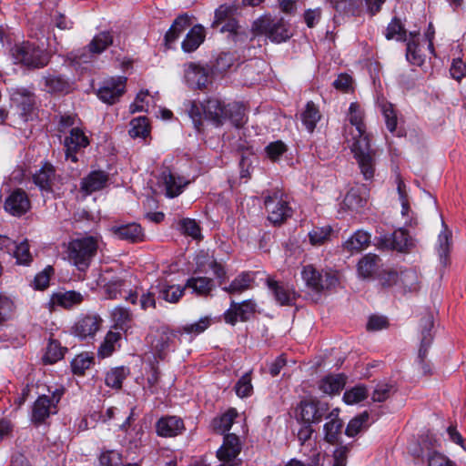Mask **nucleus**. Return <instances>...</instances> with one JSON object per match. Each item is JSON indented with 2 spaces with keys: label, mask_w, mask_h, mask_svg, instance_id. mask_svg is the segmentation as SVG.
<instances>
[{
  "label": "nucleus",
  "mask_w": 466,
  "mask_h": 466,
  "mask_svg": "<svg viewBox=\"0 0 466 466\" xmlns=\"http://www.w3.org/2000/svg\"><path fill=\"white\" fill-rule=\"evenodd\" d=\"M238 412L235 409H229L224 414L215 418L212 420V428L218 433H225L228 431L233 424L234 420L237 418Z\"/></svg>",
  "instance_id": "44"
},
{
  "label": "nucleus",
  "mask_w": 466,
  "mask_h": 466,
  "mask_svg": "<svg viewBox=\"0 0 466 466\" xmlns=\"http://www.w3.org/2000/svg\"><path fill=\"white\" fill-rule=\"evenodd\" d=\"M267 284L275 299L280 305H291L293 303L295 299V293L287 286L280 284L272 279H268Z\"/></svg>",
  "instance_id": "28"
},
{
  "label": "nucleus",
  "mask_w": 466,
  "mask_h": 466,
  "mask_svg": "<svg viewBox=\"0 0 466 466\" xmlns=\"http://www.w3.org/2000/svg\"><path fill=\"white\" fill-rule=\"evenodd\" d=\"M428 464L429 466H456L447 456L436 451L429 452Z\"/></svg>",
  "instance_id": "64"
},
{
  "label": "nucleus",
  "mask_w": 466,
  "mask_h": 466,
  "mask_svg": "<svg viewBox=\"0 0 466 466\" xmlns=\"http://www.w3.org/2000/svg\"><path fill=\"white\" fill-rule=\"evenodd\" d=\"M102 319L96 314H87L77 319L72 327V332L81 339L94 338L99 330Z\"/></svg>",
  "instance_id": "13"
},
{
  "label": "nucleus",
  "mask_w": 466,
  "mask_h": 466,
  "mask_svg": "<svg viewBox=\"0 0 466 466\" xmlns=\"http://www.w3.org/2000/svg\"><path fill=\"white\" fill-rule=\"evenodd\" d=\"M301 277L306 286L318 293L334 288L339 283V278L335 272L319 270L312 265L303 268Z\"/></svg>",
  "instance_id": "5"
},
{
  "label": "nucleus",
  "mask_w": 466,
  "mask_h": 466,
  "mask_svg": "<svg viewBox=\"0 0 466 466\" xmlns=\"http://www.w3.org/2000/svg\"><path fill=\"white\" fill-rule=\"evenodd\" d=\"M421 339L418 353V363L423 375L431 373L430 365L426 362L428 350L432 342L431 329L433 328V316L431 312H426L420 319Z\"/></svg>",
  "instance_id": "6"
},
{
  "label": "nucleus",
  "mask_w": 466,
  "mask_h": 466,
  "mask_svg": "<svg viewBox=\"0 0 466 466\" xmlns=\"http://www.w3.org/2000/svg\"><path fill=\"white\" fill-rule=\"evenodd\" d=\"M366 188H351L345 196L344 206L350 210H359L367 203Z\"/></svg>",
  "instance_id": "34"
},
{
  "label": "nucleus",
  "mask_w": 466,
  "mask_h": 466,
  "mask_svg": "<svg viewBox=\"0 0 466 466\" xmlns=\"http://www.w3.org/2000/svg\"><path fill=\"white\" fill-rule=\"evenodd\" d=\"M236 394L240 398H246L251 395L253 386L251 384V376L249 372L245 373L235 385Z\"/></svg>",
  "instance_id": "60"
},
{
  "label": "nucleus",
  "mask_w": 466,
  "mask_h": 466,
  "mask_svg": "<svg viewBox=\"0 0 466 466\" xmlns=\"http://www.w3.org/2000/svg\"><path fill=\"white\" fill-rule=\"evenodd\" d=\"M113 44V35L110 31H102L96 34L87 48L91 54L99 55Z\"/></svg>",
  "instance_id": "38"
},
{
  "label": "nucleus",
  "mask_w": 466,
  "mask_h": 466,
  "mask_svg": "<svg viewBox=\"0 0 466 466\" xmlns=\"http://www.w3.org/2000/svg\"><path fill=\"white\" fill-rule=\"evenodd\" d=\"M179 225L183 234L190 236L194 239L201 237L200 228L195 219L184 218L180 221Z\"/></svg>",
  "instance_id": "62"
},
{
  "label": "nucleus",
  "mask_w": 466,
  "mask_h": 466,
  "mask_svg": "<svg viewBox=\"0 0 466 466\" xmlns=\"http://www.w3.org/2000/svg\"><path fill=\"white\" fill-rule=\"evenodd\" d=\"M328 410V403L317 400H302L297 409L298 418L305 424L319 422Z\"/></svg>",
  "instance_id": "8"
},
{
  "label": "nucleus",
  "mask_w": 466,
  "mask_h": 466,
  "mask_svg": "<svg viewBox=\"0 0 466 466\" xmlns=\"http://www.w3.org/2000/svg\"><path fill=\"white\" fill-rule=\"evenodd\" d=\"M83 301V295L75 290L60 291L54 293L51 297V304L64 309H72Z\"/></svg>",
  "instance_id": "27"
},
{
  "label": "nucleus",
  "mask_w": 466,
  "mask_h": 466,
  "mask_svg": "<svg viewBox=\"0 0 466 466\" xmlns=\"http://www.w3.org/2000/svg\"><path fill=\"white\" fill-rule=\"evenodd\" d=\"M420 32L413 31L409 33V37L407 36L406 42V58H420L421 55L420 53Z\"/></svg>",
  "instance_id": "54"
},
{
  "label": "nucleus",
  "mask_w": 466,
  "mask_h": 466,
  "mask_svg": "<svg viewBox=\"0 0 466 466\" xmlns=\"http://www.w3.org/2000/svg\"><path fill=\"white\" fill-rule=\"evenodd\" d=\"M380 259L376 254L369 253L363 256L358 265V274L362 279H370L379 268Z\"/></svg>",
  "instance_id": "31"
},
{
  "label": "nucleus",
  "mask_w": 466,
  "mask_h": 466,
  "mask_svg": "<svg viewBox=\"0 0 466 466\" xmlns=\"http://www.w3.org/2000/svg\"><path fill=\"white\" fill-rule=\"evenodd\" d=\"M364 113L358 103L349 107L348 120L344 136L359 168L366 180L372 179L376 170L375 151L370 147V137L363 122Z\"/></svg>",
  "instance_id": "1"
},
{
  "label": "nucleus",
  "mask_w": 466,
  "mask_h": 466,
  "mask_svg": "<svg viewBox=\"0 0 466 466\" xmlns=\"http://www.w3.org/2000/svg\"><path fill=\"white\" fill-rule=\"evenodd\" d=\"M156 290L158 292V298L169 303H177L183 296L185 287L159 283L156 286Z\"/></svg>",
  "instance_id": "33"
},
{
  "label": "nucleus",
  "mask_w": 466,
  "mask_h": 466,
  "mask_svg": "<svg viewBox=\"0 0 466 466\" xmlns=\"http://www.w3.org/2000/svg\"><path fill=\"white\" fill-rule=\"evenodd\" d=\"M255 310L256 304L251 300H244L240 303L231 301L229 309L223 314V319L226 323L234 326L238 320H248Z\"/></svg>",
  "instance_id": "14"
},
{
  "label": "nucleus",
  "mask_w": 466,
  "mask_h": 466,
  "mask_svg": "<svg viewBox=\"0 0 466 466\" xmlns=\"http://www.w3.org/2000/svg\"><path fill=\"white\" fill-rule=\"evenodd\" d=\"M181 336V330H162L157 337L152 341L151 346L155 354L159 359H164L167 352L169 350L170 346L173 344L174 339Z\"/></svg>",
  "instance_id": "24"
},
{
  "label": "nucleus",
  "mask_w": 466,
  "mask_h": 466,
  "mask_svg": "<svg viewBox=\"0 0 466 466\" xmlns=\"http://www.w3.org/2000/svg\"><path fill=\"white\" fill-rule=\"evenodd\" d=\"M362 4L363 0H330V5L336 11L351 15H360Z\"/></svg>",
  "instance_id": "42"
},
{
  "label": "nucleus",
  "mask_w": 466,
  "mask_h": 466,
  "mask_svg": "<svg viewBox=\"0 0 466 466\" xmlns=\"http://www.w3.org/2000/svg\"><path fill=\"white\" fill-rule=\"evenodd\" d=\"M8 92L12 104L20 111L24 121H27L34 109V94L25 87H11Z\"/></svg>",
  "instance_id": "12"
},
{
  "label": "nucleus",
  "mask_w": 466,
  "mask_h": 466,
  "mask_svg": "<svg viewBox=\"0 0 466 466\" xmlns=\"http://www.w3.org/2000/svg\"><path fill=\"white\" fill-rule=\"evenodd\" d=\"M108 176L105 171L96 170L90 172L81 181V190L89 195L101 190L106 184Z\"/></svg>",
  "instance_id": "26"
},
{
  "label": "nucleus",
  "mask_w": 466,
  "mask_h": 466,
  "mask_svg": "<svg viewBox=\"0 0 466 466\" xmlns=\"http://www.w3.org/2000/svg\"><path fill=\"white\" fill-rule=\"evenodd\" d=\"M368 396V391L365 386L358 385L354 388L348 390L344 392L343 400L347 404L358 403Z\"/></svg>",
  "instance_id": "55"
},
{
  "label": "nucleus",
  "mask_w": 466,
  "mask_h": 466,
  "mask_svg": "<svg viewBox=\"0 0 466 466\" xmlns=\"http://www.w3.org/2000/svg\"><path fill=\"white\" fill-rule=\"evenodd\" d=\"M210 326V319L208 317L201 318L195 323L186 324L184 326L179 327L177 329L181 330V335L183 333L197 336L204 332Z\"/></svg>",
  "instance_id": "53"
},
{
  "label": "nucleus",
  "mask_w": 466,
  "mask_h": 466,
  "mask_svg": "<svg viewBox=\"0 0 466 466\" xmlns=\"http://www.w3.org/2000/svg\"><path fill=\"white\" fill-rule=\"evenodd\" d=\"M254 280V277L249 272H242L236 277L229 286L224 287L223 290L230 294L241 293L251 287V283Z\"/></svg>",
  "instance_id": "41"
},
{
  "label": "nucleus",
  "mask_w": 466,
  "mask_h": 466,
  "mask_svg": "<svg viewBox=\"0 0 466 466\" xmlns=\"http://www.w3.org/2000/svg\"><path fill=\"white\" fill-rule=\"evenodd\" d=\"M206 39V29L200 25L197 24L190 27L181 42V49L190 54L195 52Z\"/></svg>",
  "instance_id": "22"
},
{
  "label": "nucleus",
  "mask_w": 466,
  "mask_h": 466,
  "mask_svg": "<svg viewBox=\"0 0 466 466\" xmlns=\"http://www.w3.org/2000/svg\"><path fill=\"white\" fill-rule=\"evenodd\" d=\"M441 224L444 230L439 234L437 248L441 261L444 262L449 253L451 233L448 231L447 226L443 220Z\"/></svg>",
  "instance_id": "58"
},
{
  "label": "nucleus",
  "mask_w": 466,
  "mask_h": 466,
  "mask_svg": "<svg viewBox=\"0 0 466 466\" xmlns=\"http://www.w3.org/2000/svg\"><path fill=\"white\" fill-rule=\"evenodd\" d=\"M369 417L368 411H363L350 420L345 430V434L349 437H354L362 430L367 429L369 427Z\"/></svg>",
  "instance_id": "47"
},
{
  "label": "nucleus",
  "mask_w": 466,
  "mask_h": 466,
  "mask_svg": "<svg viewBox=\"0 0 466 466\" xmlns=\"http://www.w3.org/2000/svg\"><path fill=\"white\" fill-rule=\"evenodd\" d=\"M346 384V377L343 374L328 375L319 383V389L325 394L332 395L339 393Z\"/></svg>",
  "instance_id": "29"
},
{
  "label": "nucleus",
  "mask_w": 466,
  "mask_h": 466,
  "mask_svg": "<svg viewBox=\"0 0 466 466\" xmlns=\"http://www.w3.org/2000/svg\"><path fill=\"white\" fill-rule=\"evenodd\" d=\"M129 374V369L124 366L116 367L106 372L105 383L107 387L119 390L122 387L123 380Z\"/></svg>",
  "instance_id": "43"
},
{
  "label": "nucleus",
  "mask_w": 466,
  "mask_h": 466,
  "mask_svg": "<svg viewBox=\"0 0 466 466\" xmlns=\"http://www.w3.org/2000/svg\"><path fill=\"white\" fill-rule=\"evenodd\" d=\"M66 350V348L61 347L57 340L51 339L43 360L46 363L53 364L64 357Z\"/></svg>",
  "instance_id": "51"
},
{
  "label": "nucleus",
  "mask_w": 466,
  "mask_h": 466,
  "mask_svg": "<svg viewBox=\"0 0 466 466\" xmlns=\"http://www.w3.org/2000/svg\"><path fill=\"white\" fill-rule=\"evenodd\" d=\"M380 110L385 118L386 127L390 132L393 133L397 127V116L393 109V106L388 102L380 104Z\"/></svg>",
  "instance_id": "59"
},
{
  "label": "nucleus",
  "mask_w": 466,
  "mask_h": 466,
  "mask_svg": "<svg viewBox=\"0 0 466 466\" xmlns=\"http://www.w3.org/2000/svg\"><path fill=\"white\" fill-rule=\"evenodd\" d=\"M97 248V238L92 236L72 239L68 243L66 250L68 260L78 270L85 271L96 254Z\"/></svg>",
  "instance_id": "2"
},
{
  "label": "nucleus",
  "mask_w": 466,
  "mask_h": 466,
  "mask_svg": "<svg viewBox=\"0 0 466 466\" xmlns=\"http://www.w3.org/2000/svg\"><path fill=\"white\" fill-rule=\"evenodd\" d=\"M89 139L80 127H73L64 138L66 159L77 162V153L89 145Z\"/></svg>",
  "instance_id": "9"
},
{
  "label": "nucleus",
  "mask_w": 466,
  "mask_h": 466,
  "mask_svg": "<svg viewBox=\"0 0 466 466\" xmlns=\"http://www.w3.org/2000/svg\"><path fill=\"white\" fill-rule=\"evenodd\" d=\"M185 289H191V292L198 295L206 297L209 295L214 288L213 280L206 277H192L188 279L185 284Z\"/></svg>",
  "instance_id": "32"
},
{
  "label": "nucleus",
  "mask_w": 466,
  "mask_h": 466,
  "mask_svg": "<svg viewBox=\"0 0 466 466\" xmlns=\"http://www.w3.org/2000/svg\"><path fill=\"white\" fill-rule=\"evenodd\" d=\"M244 107L238 103H230L226 105V116L225 120L228 119L236 127H242L245 122V112Z\"/></svg>",
  "instance_id": "45"
},
{
  "label": "nucleus",
  "mask_w": 466,
  "mask_h": 466,
  "mask_svg": "<svg viewBox=\"0 0 466 466\" xmlns=\"http://www.w3.org/2000/svg\"><path fill=\"white\" fill-rule=\"evenodd\" d=\"M321 115L315 106V104L311 101L308 102L305 109L302 111L300 115L301 121L305 126L306 129L312 133L316 127L317 123L319 121Z\"/></svg>",
  "instance_id": "40"
},
{
  "label": "nucleus",
  "mask_w": 466,
  "mask_h": 466,
  "mask_svg": "<svg viewBox=\"0 0 466 466\" xmlns=\"http://www.w3.org/2000/svg\"><path fill=\"white\" fill-rule=\"evenodd\" d=\"M303 455L306 457L302 462V466H321V453L320 451L316 447L309 449V452L303 450Z\"/></svg>",
  "instance_id": "63"
},
{
  "label": "nucleus",
  "mask_w": 466,
  "mask_h": 466,
  "mask_svg": "<svg viewBox=\"0 0 466 466\" xmlns=\"http://www.w3.org/2000/svg\"><path fill=\"white\" fill-rule=\"evenodd\" d=\"M331 230L330 226L314 228L309 233V242L313 246H320L324 244L329 239Z\"/></svg>",
  "instance_id": "56"
},
{
  "label": "nucleus",
  "mask_w": 466,
  "mask_h": 466,
  "mask_svg": "<svg viewBox=\"0 0 466 466\" xmlns=\"http://www.w3.org/2000/svg\"><path fill=\"white\" fill-rule=\"evenodd\" d=\"M205 118L216 126H221L225 121L226 105L218 98L210 97L202 104Z\"/></svg>",
  "instance_id": "21"
},
{
  "label": "nucleus",
  "mask_w": 466,
  "mask_h": 466,
  "mask_svg": "<svg viewBox=\"0 0 466 466\" xmlns=\"http://www.w3.org/2000/svg\"><path fill=\"white\" fill-rule=\"evenodd\" d=\"M15 308L14 300L9 296L0 293V324L13 319Z\"/></svg>",
  "instance_id": "49"
},
{
  "label": "nucleus",
  "mask_w": 466,
  "mask_h": 466,
  "mask_svg": "<svg viewBox=\"0 0 466 466\" xmlns=\"http://www.w3.org/2000/svg\"><path fill=\"white\" fill-rule=\"evenodd\" d=\"M196 271L200 273H208L212 271L214 276L218 279H224L226 276V271L224 267L218 263L213 256L209 255L208 252L200 251L196 256Z\"/></svg>",
  "instance_id": "19"
},
{
  "label": "nucleus",
  "mask_w": 466,
  "mask_h": 466,
  "mask_svg": "<svg viewBox=\"0 0 466 466\" xmlns=\"http://www.w3.org/2000/svg\"><path fill=\"white\" fill-rule=\"evenodd\" d=\"M120 339L121 334L119 332L108 331L98 348V357L105 359L111 356L120 347Z\"/></svg>",
  "instance_id": "36"
},
{
  "label": "nucleus",
  "mask_w": 466,
  "mask_h": 466,
  "mask_svg": "<svg viewBox=\"0 0 466 466\" xmlns=\"http://www.w3.org/2000/svg\"><path fill=\"white\" fill-rule=\"evenodd\" d=\"M268 219L273 225H281L292 215L289 197L279 188L268 189L262 193Z\"/></svg>",
  "instance_id": "3"
},
{
  "label": "nucleus",
  "mask_w": 466,
  "mask_h": 466,
  "mask_svg": "<svg viewBox=\"0 0 466 466\" xmlns=\"http://www.w3.org/2000/svg\"><path fill=\"white\" fill-rule=\"evenodd\" d=\"M380 243L387 248L400 252L408 250L412 246V240L408 232L402 228H399L390 235L382 236Z\"/></svg>",
  "instance_id": "18"
},
{
  "label": "nucleus",
  "mask_w": 466,
  "mask_h": 466,
  "mask_svg": "<svg viewBox=\"0 0 466 466\" xmlns=\"http://www.w3.org/2000/svg\"><path fill=\"white\" fill-rule=\"evenodd\" d=\"M30 208V200L26 193L21 189L14 190L5 201V209L13 216L20 217Z\"/></svg>",
  "instance_id": "16"
},
{
  "label": "nucleus",
  "mask_w": 466,
  "mask_h": 466,
  "mask_svg": "<svg viewBox=\"0 0 466 466\" xmlns=\"http://www.w3.org/2000/svg\"><path fill=\"white\" fill-rule=\"evenodd\" d=\"M110 231L116 238L131 243L141 242L145 239L143 228L135 222L112 226Z\"/></svg>",
  "instance_id": "15"
},
{
  "label": "nucleus",
  "mask_w": 466,
  "mask_h": 466,
  "mask_svg": "<svg viewBox=\"0 0 466 466\" xmlns=\"http://www.w3.org/2000/svg\"><path fill=\"white\" fill-rule=\"evenodd\" d=\"M57 412L56 407L49 400V396L41 395L34 402L31 412V420L35 424L43 423L51 414Z\"/></svg>",
  "instance_id": "20"
},
{
  "label": "nucleus",
  "mask_w": 466,
  "mask_h": 466,
  "mask_svg": "<svg viewBox=\"0 0 466 466\" xmlns=\"http://www.w3.org/2000/svg\"><path fill=\"white\" fill-rule=\"evenodd\" d=\"M162 179L165 184L167 196L175 198L182 192V188L187 184L180 177H177L171 172L164 171L162 173Z\"/></svg>",
  "instance_id": "37"
},
{
  "label": "nucleus",
  "mask_w": 466,
  "mask_h": 466,
  "mask_svg": "<svg viewBox=\"0 0 466 466\" xmlns=\"http://www.w3.org/2000/svg\"><path fill=\"white\" fill-rule=\"evenodd\" d=\"M252 30L278 44L286 42L293 35L291 25L282 17L261 16L254 21Z\"/></svg>",
  "instance_id": "4"
},
{
  "label": "nucleus",
  "mask_w": 466,
  "mask_h": 466,
  "mask_svg": "<svg viewBox=\"0 0 466 466\" xmlns=\"http://www.w3.org/2000/svg\"><path fill=\"white\" fill-rule=\"evenodd\" d=\"M370 242V235L366 231L358 230L344 242L343 248L352 254L366 248Z\"/></svg>",
  "instance_id": "30"
},
{
  "label": "nucleus",
  "mask_w": 466,
  "mask_h": 466,
  "mask_svg": "<svg viewBox=\"0 0 466 466\" xmlns=\"http://www.w3.org/2000/svg\"><path fill=\"white\" fill-rule=\"evenodd\" d=\"M131 137L145 138L149 134L147 119L145 116H138L130 121V129L128 131Z\"/></svg>",
  "instance_id": "50"
},
{
  "label": "nucleus",
  "mask_w": 466,
  "mask_h": 466,
  "mask_svg": "<svg viewBox=\"0 0 466 466\" xmlns=\"http://www.w3.org/2000/svg\"><path fill=\"white\" fill-rule=\"evenodd\" d=\"M385 37L388 40L396 39L397 41L407 40V30L398 17H393L386 27Z\"/></svg>",
  "instance_id": "46"
},
{
  "label": "nucleus",
  "mask_w": 466,
  "mask_h": 466,
  "mask_svg": "<svg viewBox=\"0 0 466 466\" xmlns=\"http://www.w3.org/2000/svg\"><path fill=\"white\" fill-rule=\"evenodd\" d=\"M327 420H329L323 427L324 434H325V440L330 444L336 443L341 434L343 422L339 418V410L335 409L333 410L327 417Z\"/></svg>",
  "instance_id": "25"
},
{
  "label": "nucleus",
  "mask_w": 466,
  "mask_h": 466,
  "mask_svg": "<svg viewBox=\"0 0 466 466\" xmlns=\"http://www.w3.org/2000/svg\"><path fill=\"white\" fill-rule=\"evenodd\" d=\"M92 362L93 357L88 353H81L73 360L72 370L76 374H83L86 370L89 369Z\"/></svg>",
  "instance_id": "61"
},
{
  "label": "nucleus",
  "mask_w": 466,
  "mask_h": 466,
  "mask_svg": "<svg viewBox=\"0 0 466 466\" xmlns=\"http://www.w3.org/2000/svg\"><path fill=\"white\" fill-rule=\"evenodd\" d=\"M419 277L415 270L405 269L399 273L398 291L406 293L418 289Z\"/></svg>",
  "instance_id": "35"
},
{
  "label": "nucleus",
  "mask_w": 466,
  "mask_h": 466,
  "mask_svg": "<svg viewBox=\"0 0 466 466\" xmlns=\"http://www.w3.org/2000/svg\"><path fill=\"white\" fill-rule=\"evenodd\" d=\"M241 448V442L236 434H226L223 444L217 451V457L219 461H234L240 453Z\"/></svg>",
  "instance_id": "23"
},
{
  "label": "nucleus",
  "mask_w": 466,
  "mask_h": 466,
  "mask_svg": "<svg viewBox=\"0 0 466 466\" xmlns=\"http://www.w3.org/2000/svg\"><path fill=\"white\" fill-rule=\"evenodd\" d=\"M11 254L16 258L18 264L29 265L32 261V255L26 239L19 244L15 242V248Z\"/></svg>",
  "instance_id": "52"
},
{
  "label": "nucleus",
  "mask_w": 466,
  "mask_h": 466,
  "mask_svg": "<svg viewBox=\"0 0 466 466\" xmlns=\"http://www.w3.org/2000/svg\"><path fill=\"white\" fill-rule=\"evenodd\" d=\"M212 73L213 66H204L198 62H190L185 65V80L192 88H205L210 81Z\"/></svg>",
  "instance_id": "7"
},
{
  "label": "nucleus",
  "mask_w": 466,
  "mask_h": 466,
  "mask_svg": "<svg viewBox=\"0 0 466 466\" xmlns=\"http://www.w3.org/2000/svg\"><path fill=\"white\" fill-rule=\"evenodd\" d=\"M193 15L187 13L178 15L164 35L163 44L167 49H175L180 35L192 25Z\"/></svg>",
  "instance_id": "11"
},
{
  "label": "nucleus",
  "mask_w": 466,
  "mask_h": 466,
  "mask_svg": "<svg viewBox=\"0 0 466 466\" xmlns=\"http://www.w3.org/2000/svg\"><path fill=\"white\" fill-rule=\"evenodd\" d=\"M185 431L184 421L177 416H165L156 423V431L158 436L165 438L176 437Z\"/></svg>",
  "instance_id": "17"
},
{
  "label": "nucleus",
  "mask_w": 466,
  "mask_h": 466,
  "mask_svg": "<svg viewBox=\"0 0 466 466\" xmlns=\"http://www.w3.org/2000/svg\"><path fill=\"white\" fill-rule=\"evenodd\" d=\"M127 83L126 76H116L105 79L97 90V96L103 102L114 104L125 93Z\"/></svg>",
  "instance_id": "10"
},
{
  "label": "nucleus",
  "mask_w": 466,
  "mask_h": 466,
  "mask_svg": "<svg viewBox=\"0 0 466 466\" xmlns=\"http://www.w3.org/2000/svg\"><path fill=\"white\" fill-rule=\"evenodd\" d=\"M122 455L115 450L101 452L98 458V466H122Z\"/></svg>",
  "instance_id": "57"
},
{
  "label": "nucleus",
  "mask_w": 466,
  "mask_h": 466,
  "mask_svg": "<svg viewBox=\"0 0 466 466\" xmlns=\"http://www.w3.org/2000/svg\"><path fill=\"white\" fill-rule=\"evenodd\" d=\"M237 8L233 5H220L214 13V20L211 23V27L216 28L223 22L232 19Z\"/></svg>",
  "instance_id": "48"
},
{
  "label": "nucleus",
  "mask_w": 466,
  "mask_h": 466,
  "mask_svg": "<svg viewBox=\"0 0 466 466\" xmlns=\"http://www.w3.org/2000/svg\"><path fill=\"white\" fill-rule=\"evenodd\" d=\"M55 177V168L52 165L46 163L33 177L36 186L42 190L51 189V183Z\"/></svg>",
  "instance_id": "39"
}]
</instances>
